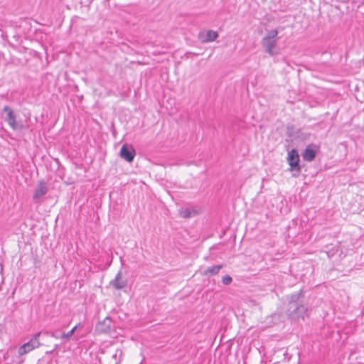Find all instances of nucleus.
<instances>
[{
	"mask_svg": "<svg viewBox=\"0 0 364 364\" xmlns=\"http://www.w3.org/2000/svg\"><path fill=\"white\" fill-rule=\"evenodd\" d=\"M277 35V30L272 29L268 31L262 41V44L265 51L272 56L275 55L279 53L275 50L278 40Z\"/></svg>",
	"mask_w": 364,
	"mask_h": 364,
	"instance_id": "f257e3e1",
	"label": "nucleus"
},
{
	"mask_svg": "<svg viewBox=\"0 0 364 364\" xmlns=\"http://www.w3.org/2000/svg\"><path fill=\"white\" fill-rule=\"evenodd\" d=\"M41 333V332L36 333L28 342L23 344L18 348V353L20 356L25 355L40 346L41 343L38 338Z\"/></svg>",
	"mask_w": 364,
	"mask_h": 364,
	"instance_id": "f03ea898",
	"label": "nucleus"
},
{
	"mask_svg": "<svg viewBox=\"0 0 364 364\" xmlns=\"http://www.w3.org/2000/svg\"><path fill=\"white\" fill-rule=\"evenodd\" d=\"M3 112L6 114L4 117L5 121L12 129L16 130L22 128V125L16 122V115L10 107L5 106L3 108Z\"/></svg>",
	"mask_w": 364,
	"mask_h": 364,
	"instance_id": "7ed1b4c3",
	"label": "nucleus"
},
{
	"mask_svg": "<svg viewBox=\"0 0 364 364\" xmlns=\"http://www.w3.org/2000/svg\"><path fill=\"white\" fill-rule=\"evenodd\" d=\"M136 155L135 150L132 145L124 144L120 149L119 156L127 162H132Z\"/></svg>",
	"mask_w": 364,
	"mask_h": 364,
	"instance_id": "20e7f679",
	"label": "nucleus"
},
{
	"mask_svg": "<svg viewBox=\"0 0 364 364\" xmlns=\"http://www.w3.org/2000/svg\"><path fill=\"white\" fill-rule=\"evenodd\" d=\"M318 148L315 144H309L302 153L303 159L306 161H312L316 155Z\"/></svg>",
	"mask_w": 364,
	"mask_h": 364,
	"instance_id": "39448f33",
	"label": "nucleus"
},
{
	"mask_svg": "<svg viewBox=\"0 0 364 364\" xmlns=\"http://www.w3.org/2000/svg\"><path fill=\"white\" fill-rule=\"evenodd\" d=\"M287 160L292 170L300 171L301 168L299 165V156L295 149H291L288 152Z\"/></svg>",
	"mask_w": 364,
	"mask_h": 364,
	"instance_id": "423d86ee",
	"label": "nucleus"
},
{
	"mask_svg": "<svg viewBox=\"0 0 364 364\" xmlns=\"http://www.w3.org/2000/svg\"><path fill=\"white\" fill-rule=\"evenodd\" d=\"M48 191V186L44 181H40L36 188L35 189L33 199L36 201L38 200L43 196H45Z\"/></svg>",
	"mask_w": 364,
	"mask_h": 364,
	"instance_id": "0eeeda50",
	"label": "nucleus"
},
{
	"mask_svg": "<svg viewBox=\"0 0 364 364\" xmlns=\"http://www.w3.org/2000/svg\"><path fill=\"white\" fill-rule=\"evenodd\" d=\"M110 284L116 289H122L127 285V280L122 279V272L119 271L115 278L110 282Z\"/></svg>",
	"mask_w": 364,
	"mask_h": 364,
	"instance_id": "6e6552de",
	"label": "nucleus"
},
{
	"mask_svg": "<svg viewBox=\"0 0 364 364\" xmlns=\"http://www.w3.org/2000/svg\"><path fill=\"white\" fill-rule=\"evenodd\" d=\"M306 306L304 305H299L291 312L290 316L292 318H301L302 319H304L305 316L306 315Z\"/></svg>",
	"mask_w": 364,
	"mask_h": 364,
	"instance_id": "1a4fd4ad",
	"label": "nucleus"
},
{
	"mask_svg": "<svg viewBox=\"0 0 364 364\" xmlns=\"http://www.w3.org/2000/svg\"><path fill=\"white\" fill-rule=\"evenodd\" d=\"M218 37L216 31L209 30L205 33H200V38L203 43H208L214 41Z\"/></svg>",
	"mask_w": 364,
	"mask_h": 364,
	"instance_id": "9d476101",
	"label": "nucleus"
},
{
	"mask_svg": "<svg viewBox=\"0 0 364 364\" xmlns=\"http://www.w3.org/2000/svg\"><path fill=\"white\" fill-rule=\"evenodd\" d=\"M222 267L223 266L221 264H218L208 267L203 272V274L205 276H213L217 274L219 272V271L222 269Z\"/></svg>",
	"mask_w": 364,
	"mask_h": 364,
	"instance_id": "9b49d317",
	"label": "nucleus"
},
{
	"mask_svg": "<svg viewBox=\"0 0 364 364\" xmlns=\"http://www.w3.org/2000/svg\"><path fill=\"white\" fill-rule=\"evenodd\" d=\"M81 324L78 323L77 325L75 326L68 333H60L61 339H64L65 341H68L70 339V338L73 336V335L75 333L76 330L80 327Z\"/></svg>",
	"mask_w": 364,
	"mask_h": 364,
	"instance_id": "f8f14e48",
	"label": "nucleus"
},
{
	"mask_svg": "<svg viewBox=\"0 0 364 364\" xmlns=\"http://www.w3.org/2000/svg\"><path fill=\"white\" fill-rule=\"evenodd\" d=\"M232 279L231 277L228 275H225L223 277L222 282L225 285H228L232 282Z\"/></svg>",
	"mask_w": 364,
	"mask_h": 364,
	"instance_id": "ddd939ff",
	"label": "nucleus"
},
{
	"mask_svg": "<svg viewBox=\"0 0 364 364\" xmlns=\"http://www.w3.org/2000/svg\"><path fill=\"white\" fill-rule=\"evenodd\" d=\"M50 336L56 339H61L60 334L58 331L51 332Z\"/></svg>",
	"mask_w": 364,
	"mask_h": 364,
	"instance_id": "4468645a",
	"label": "nucleus"
},
{
	"mask_svg": "<svg viewBox=\"0 0 364 364\" xmlns=\"http://www.w3.org/2000/svg\"><path fill=\"white\" fill-rule=\"evenodd\" d=\"M12 353H13L12 350H9L6 352V355H5V357H6V356L9 357V355L12 354Z\"/></svg>",
	"mask_w": 364,
	"mask_h": 364,
	"instance_id": "2eb2a0df",
	"label": "nucleus"
},
{
	"mask_svg": "<svg viewBox=\"0 0 364 364\" xmlns=\"http://www.w3.org/2000/svg\"><path fill=\"white\" fill-rule=\"evenodd\" d=\"M190 215H190V213H189V212H188V211H186V212L185 213V214H184V217H185V218L190 217Z\"/></svg>",
	"mask_w": 364,
	"mask_h": 364,
	"instance_id": "dca6fc26",
	"label": "nucleus"
}]
</instances>
